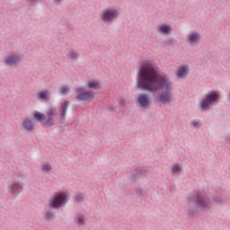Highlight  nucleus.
Listing matches in <instances>:
<instances>
[{
  "label": "nucleus",
  "instance_id": "1",
  "mask_svg": "<svg viewBox=\"0 0 230 230\" xmlns=\"http://www.w3.org/2000/svg\"><path fill=\"white\" fill-rule=\"evenodd\" d=\"M137 87L152 93L155 100L163 105L172 102L173 83L168 75H161L159 66L149 60H144L138 68Z\"/></svg>",
  "mask_w": 230,
  "mask_h": 230
},
{
  "label": "nucleus",
  "instance_id": "2",
  "mask_svg": "<svg viewBox=\"0 0 230 230\" xmlns=\"http://www.w3.org/2000/svg\"><path fill=\"white\" fill-rule=\"evenodd\" d=\"M208 208L209 201L208 200V198L202 194H198L189 198V212L190 215H193L197 209L205 211V209H208Z\"/></svg>",
  "mask_w": 230,
  "mask_h": 230
},
{
  "label": "nucleus",
  "instance_id": "3",
  "mask_svg": "<svg viewBox=\"0 0 230 230\" xmlns=\"http://www.w3.org/2000/svg\"><path fill=\"white\" fill-rule=\"evenodd\" d=\"M68 202L69 194L64 191H57L49 199V207L52 209H60V208H66Z\"/></svg>",
  "mask_w": 230,
  "mask_h": 230
},
{
  "label": "nucleus",
  "instance_id": "4",
  "mask_svg": "<svg viewBox=\"0 0 230 230\" xmlns=\"http://www.w3.org/2000/svg\"><path fill=\"white\" fill-rule=\"evenodd\" d=\"M75 93L77 94L75 100L82 103H91L94 100V93L93 90L85 91L84 86H78L75 88Z\"/></svg>",
  "mask_w": 230,
  "mask_h": 230
},
{
  "label": "nucleus",
  "instance_id": "5",
  "mask_svg": "<svg viewBox=\"0 0 230 230\" xmlns=\"http://www.w3.org/2000/svg\"><path fill=\"white\" fill-rule=\"evenodd\" d=\"M118 17H119V11L112 7L104 9L100 14V19L104 24H112Z\"/></svg>",
  "mask_w": 230,
  "mask_h": 230
},
{
  "label": "nucleus",
  "instance_id": "6",
  "mask_svg": "<svg viewBox=\"0 0 230 230\" xmlns=\"http://www.w3.org/2000/svg\"><path fill=\"white\" fill-rule=\"evenodd\" d=\"M218 100H220V93L217 91L209 92L200 104L202 111H209V105H217Z\"/></svg>",
  "mask_w": 230,
  "mask_h": 230
},
{
  "label": "nucleus",
  "instance_id": "7",
  "mask_svg": "<svg viewBox=\"0 0 230 230\" xmlns=\"http://www.w3.org/2000/svg\"><path fill=\"white\" fill-rule=\"evenodd\" d=\"M45 116L46 120L43 122V127H46V128L54 127V125L57 124V119L58 118V110L55 106L49 107L45 111Z\"/></svg>",
  "mask_w": 230,
  "mask_h": 230
},
{
  "label": "nucleus",
  "instance_id": "8",
  "mask_svg": "<svg viewBox=\"0 0 230 230\" xmlns=\"http://www.w3.org/2000/svg\"><path fill=\"white\" fill-rule=\"evenodd\" d=\"M23 58H24V55L22 54L12 53L5 56L4 64L5 66H10L11 67L13 66H19V64L22 62Z\"/></svg>",
  "mask_w": 230,
  "mask_h": 230
},
{
  "label": "nucleus",
  "instance_id": "9",
  "mask_svg": "<svg viewBox=\"0 0 230 230\" xmlns=\"http://www.w3.org/2000/svg\"><path fill=\"white\" fill-rule=\"evenodd\" d=\"M137 105L142 109H149L152 105V99L147 93H140L137 98Z\"/></svg>",
  "mask_w": 230,
  "mask_h": 230
},
{
  "label": "nucleus",
  "instance_id": "10",
  "mask_svg": "<svg viewBox=\"0 0 230 230\" xmlns=\"http://www.w3.org/2000/svg\"><path fill=\"white\" fill-rule=\"evenodd\" d=\"M202 40V36L200 33L197 31L190 32L186 37V42L189 46H199L200 44V40Z\"/></svg>",
  "mask_w": 230,
  "mask_h": 230
},
{
  "label": "nucleus",
  "instance_id": "11",
  "mask_svg": "<svg viewBox=\"0 0 230 230\" xmlns=\"http://www.w3.org/2000/svg\"><path fill=\"white\" fill-rule=\"evenodd\" d=\"M24 190V183L21 181L14 180L11 183V187L9 188V192L11 195H13L14 197H17L21 194V192Z\"/></svg>",
  "mask_w": 230,
  "mask_h": 230
},
{
  "label": "nucleus",
  "instance_id": "12",
  "mask_svg": "<svg viewBox=\"0 0 230 230\" xmlns=\"http://www.w3.org/2000/svg\"><path fill=\"white\" fill-rule=\"evenodd\" d=\"M172 31H173V28L170 24L162 23L157 25V33H159V35L169 37V35H172Z\"/></svg>",
  "mask_w": 230,
  "mask_h": 230
},
{
  "label": "nucleus",
  "instance_id": "13",
  "mask_svg": "<svg viewBox=\"0 0 230 230\" xmlns=\"http://www.w3.org/2000/svg\"><path fill=\"white\" fill-rule=\"evenodd\" d=\"M22 130H25V132H33L35 130L33 119L30 118L23 119L22 122Z\"/></svg>",
  "mask_w": 230,
  "mask_h": 230
},
{
  "label": "nucleus",
  "instance_id": "14",
  "mask_svg": "<svg viewBox=\"0 0 230 230\" xmlns=\"http://www.w3.org/2000/svg\"><path fill=\"white\" fill-rule=\"evenodd\" d=\"M36 100L40 102H49V100H51V92L48 89L40 91L36 93Z\"/></svg>",
  "mask_w": 230,
  "mask_h": 230
},
{
  "label": "nucleus",
  "instance_id": "15",
  "mask_svg": "<svg viewBox=\"0 0 230 230\" xmlns=\"http://www.w3.org/2000/svg\"><path fill=\"white\" fill-rule=\"evenodd\" d=\"M70 103L71 102L69 101H65L60 104L59 116L61 121H66V116L67 115V109H69Z\"/></svg>",
  "mask_w": 230,
  "mask_h": 230
},
{
  "label": "nucleus",
  "instance_id": "16",
  "mask_svg": "<svg viewBox=\"0 0 230 230\" xmlns=\"http://www.w3.org/2000/svg\"><path fill=\"white\" fill-rule=\"evenodd\" d=\"M190 73V67L188 65L180 66L176 72V76L178 78H186Z\"/></svg>",
  "mask_w": 230,
  "mask_h": 230
},
{
  "label": "nucleus",
  "instance_id": "17",
  "mask_svg": "<svg viewBox=\"0 0 230 230\" xmlns=\"http://www.w3.org/2000/svg\"><path fill=\"white\" fill-rule=\"evenodd\" d=\"M67 58L72 62H76L80 59V53L75 49H70L67 53Z\"/></svg>",
  "mask_w": 230,
  "mask_h": 230
},
{
  "label": "nucleus",
  "instance_id": "18",
  "mask_svg": "<svg viewBox=\"0 0 230 230\" xmlns=\"http://www.w3.org/2000/svg\"><path fill=\"white\" fill-rule=\"evenodd\" d=\"M130 175L132 182H136V181H137L141 177V175H143V172L141 171V169H133L130 172Z\"/></svg>",
  "mask_w": 230,
  "mask_h": 230
},
{
  "label": "nucleus",
  "instance_id": "19",
  "mask_svg": "<svg viewBox=\"0 0 230 230\" xmlns=\"http://www.w3.org/2000/svg\"><path fill=\"white\" fill-rule=\"evenodd\" d=\"M52 208H49L46 212H45V220H47V222H51L52 220H55V211H53Z\"/></svg>",
  "mask_w": 230,
  "mask_h": 230
},
{
  "label": "nucleus",
  "instance_id": "20",
  "mask_svg": "<svg viewBox=\"0 0 230 230\" xmlns=\"http://www.w3.org/2000/svg\"><path fill=\"white\" fill-rule=\"evenodd\" d=\"M74 222L78 227H82L83 226H85V217L82 215H77L75 217Z\"/></svg>",
  "mask_w": 230,
  "mask_h": 230
},
{
  "label": "nucleus",
  "instance_id": "21",
  "mask_svg": "<svg viewBox=\"0 0 230 230\" xmlns=\"http://www.w3.org/2000/svg\"><path fill=\"white\" fill-rule=\"evenodd\" d=\"M33 117L40 122L45 123L46 121V113H40V111H35Z\"/></svg>",
  "mask_w": 230,
  "mask_h": 230
},
{
  "label": "nucleus",
  "instance_id": "22",
  "mask_svg": "<svg viewBox=\"0 0 230 230\" xmlns=\"http://www.w3.org/2000/svg\"><path fill=\"white\" fill-rule=\"evenodd\" d=\"M51 170H53V165H51V164L46 162L41 164V172L44 173H49Z\"/></svg>",
  "mask_w": 230,
  "mask_h": 230
},
{
  "label": "nucleus",
  "instance_id": "23",
  "mask_svg": "<svg viewBox=\"0 0 230 230\" xmlns=\"http://www.w3.org/2000/svg\"><path fill=\"white\" fill-rule=\"evenodd\" d=\"M87 87L88 89H100V83L98 81H89Z\"/></svg>",
  "mask_w": 230,
  "mask_h": 230
},
{
  "label": "nucleus",
  "instance_id": "24",
  "mask_svg": "<svg viewBox=\"0 0 230 230\" xmlns=\"http://www.w3.org/2000/svg\"><path fill=\"white\" fill-rule=\"evenodd\" d=\"M135 191L138 197H146V190H143V188L137 187L135 189Z\"/></svg>",
  "mask_w": 230,
  "mask_h": 230
},
{
  "label": "nucleus",
  "instance_id": "25",
  "mask_svg": "<svg viewBox=\"0 0 230 230\" xmlns=\"http://www.w3.org/2000/svg\"><path fill=\"white\" fill-rule=\"evenodd\" d=\"M172 175H181V166L179 164L172 165Z\"/></svg>",
  "mask_w": 230,
  "mask_h": 230
},
{
  "label": "nucleus",
  "instance_id": "26",
  "mask_svg": "<svg viewBox=\"0 0 230 230\" xmlns=\"http://www.w3.org/2000/svg\"><path fill=\"white\" fill-rule=\"evenodd\" d=\"M74 199H75V201L77 202L78 204H80V202H84V193H77Z\"/></svg>",
  "mask_w": 230,
  "mask_h": 230
},
{
  "label": "nucleus",
  "instance_id": "27",
  "mask_svg": "<svg viewBox=\"0 0 230 230\" xmlns=\"http://www.w3.org/2000/svg\"><path fill=\"white\" fill-rule=\"evenodd\" d=\"M164 46H173L175 44V40L173 39L169 38L164 41Z\"/></svg>",
  "mask_w": 230,
  "mask_h": 230
},
{
  "label": "nucleus",
  "instance_id": "28",
  "mask_svg": "<svg viewBox=\"0 0 230 230\" xmlns=\"http://www.w3.org/2000/svg\"><path fill=\"white\" fill-rule=\"evenodd\" d=\"M69 91H70L69 86H62L60 88L61 94H67V93H69Z\"/></svg>",
  "mask_w": 230,
  "mask_h": 230
},
{
  "label": "nucleus",
  "instance_id": "29",
  "mask_svg": "<svg viewBox=\"0 0 230 230\" xmlns=\"http://www.w3.org/2000/svg\"><path fill=\"white\" fill-rule=\"evenodd\" d=\"M119 104L121 105V107H127V101L123 98L119 99Z\"/></svg>",
  "mask_w": 230,
  "mask_h": 230
},
{
  "label": "nucleus",
  "instance_id": "30",
  "mask_svg": "<svg viewBox=\"0 0 230 230\" xmlns=\"http://www.w3.org/2000/svg\"><path fill=\"white\" fill-rule=\"evenodd\" d=\"M192 127H195V128H200V123L198 121H192L191 122Z\"/></svg>",
  "mask_w": 230,
  "mask_h": 230
},
{
  "label": "nucleus",
  "instance_id": "31",
  "mask_svg": "<svg viewBox=\"0 0 230 230\" xmlns=\"http://www.w3.org/2000/svg\"><path fill=\"white\" fill-rule=\"evenodd\" d=\"M63 0H54V3H58V4H60Z\"/></svg>",
  "mask_w": 230,
  "mask_h": 230
},
{
  "label": "nucleus",
  "instance_id": "32",
  "mask_svg": "<svg viewBox=\"0 0 230 230\" xmlns=\"http://www.w3.org/2000/svg\"><path fill=\"white\" fill-rule=\"evenodd\" d=\"M30 3H37L39 0H29Z\"/></svg>",
  "mask_w": 230,
  "mask_h": 230
},
{
  "label": "nucleus",
  "instance_id": "33",
  "mask_svg": "<svg viewBox=\"0 0 230 230\" xmlns=\"http://www.w3.org/2000/svg\"><path fill=\"white\" fill-rule=\"evenodd\" d=\"M111 111H114V108H111Z\"/></svg>",
  "mask_w": 230,
  "mask_h": 230
}]
</instances>
